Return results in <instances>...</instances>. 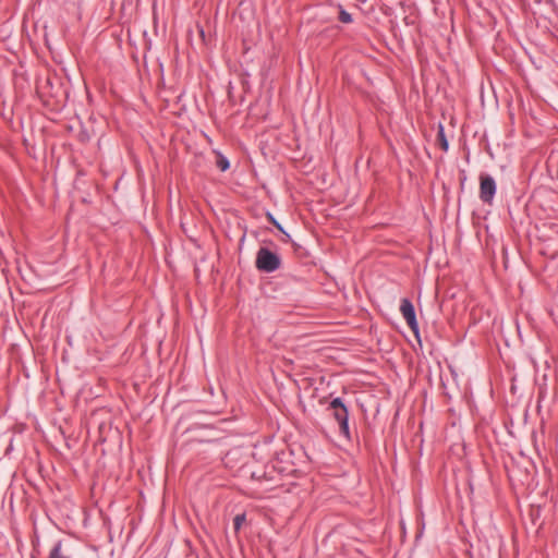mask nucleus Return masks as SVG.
Listing matches in <instances>:
<instances>
[{"label": "nucleus", "mask_w": 558, "mask_h": 558, "mask_svg": "<svg viewBox=\"0 0 558 558\" xmlns=\"http://www.w3.org/2000/svg\"><path fill=\"white\" fill-rule=\"evenodd\" d=\"M327 410L331 412L332 417L339 424L340 434L347 439H350L351 433L349 427V410L348 407L343 403L342 399L339 397L332 399Z\"/></svg>", "instance_id": "obj_1"}, {"label": "nucleus", "mask_w": 558, "mask_h": 558, "mask_svg": "<svg viewBox=\"0 0 558 558\" xmlns=\"http://www.w3.org/2000/svg\"><path fill=\"white\" fill-rule=\"evenodd\" d=\"M255 266L259 271L274 272L281 266V258L267 247H259L256 253Z\"/></svg>", "instance_id": "obj_2"}, {"label": "nucleus", "mask_w": 558, "mask_h": 558, "mask_svg": "<svg viewBox=\"0 0 558 558\" xmlns=\"http://www.w3.org/2000/svg\"><path fill=\"white\" fill-rule=\"evenodd\" d=\"M400 312L405 319L409 328L414 336L420 339L418 323L416 319L415 308L413 303L409 299H402L400 304Z\"/></svg>", "instance_id": "obj_3"}, {"label": "nucleus", "mask_w": 558, "mask_h": 558, "mask_svg": "<svg viewBox=\"0 0 558 558\" xmlns=\"http://www.w3.org/2000/svg\"><path fill=\"white\" fill-rule=\"evenodd\" d=\"M496 182L493 177L486 173L480 175V198L483 203L492 204L496 194Z\"/></svg>", "instance_id": "obj_4"}, {"label": "nucleus", "mask_w": 558, "mask_h": 558, "mask_svg": "<svg viewBox=\"0 0 558 558\" xmlns=\"http://www.w3.org/2000/svg\"><path fill=\"white\" fill-rule=\"evenodd\" d=\"M48 558H73L70 544L64 541H58L51 547Z\"/></svg>", "instance_id": "obj_5"}, {"label": "nucleus", "mask_w": 558, "mask_h": 558, "mask_svg": "<svg viewBox=\"0 0 558 558\" xmlns=\"http://www.w3.org/2000/svg\"><path fill=\"white\" fill-rule=\"evenodd\" d=\"M36 89L37 94L43 99L56 96V94L52 92V84L49 77H47L44 82H38Z\"/></svg>", "instance_id": "obj_6"}, {"label": "nucleus", "mask_w": 558, "mask_h": 558, "mask_svg": "<svg viewBox=\"0 0 558 558\" xmlns=\"http://www.w3.org/2000/svg\"><path fill=\"white\" fill-rule=\"evenodd\" d=\"M251 478L257 482L263 481H272L274 480V470H268V466L263 469L254 470L251 472Z\"/></svg>", "instance_id": "obj_7"}, {"label": "nucleus", "mask_w": 558, "mask_h": 558, "mask_svg": "<svg viewBox=\"0 0 558 558\" xmlns=\"http://www.w3.org/2000/svg\"><path fill=\"white\" fill-rule=\"evenodd\" d=\"M437 143L439 145V147L444 150V151H447L448 148H449V143H448V140L445 135V129L442 126V124H439L438 125V132H437Z\"/></svg>", "instance_id": "obj_8"}, {"label": "nucleus", "mask_w": 558, "mask_h": 558, "mask_svg": "<svg viewBox=\"0 0 558 558\" xmlns=\"http://www.w3.org/2000/svg\"><path fill=\"white\" fill-rule=\"evenodd\" d=\"M216 166L221 170V171H227L230 167V162L229 160L221 154H218L217 156V161H216Z\"/></svg>", "instance_id": "obj_9"}, {"label": "nucleus", "mask_w": 558, "mask_h": 558, "mask_svg": "<svg viewBox=\"0 0 558 558\" xmlns=\"http://www.w3.org/2000/svg\"><path fill=\"white\" fill-rule=\"evenodd\" d=\"M246 520L245 513H239L233 519V527L235 532H239Z\"/></svg>", "instance_id": "obj_10"}, {"label": "nucleus", "mask_w": 558, "mask_h": 558, "mask_svg": "<svg viewBox=\"0 0 558 558\" xmlns=\"http://www.w3.org/2000/svg\"><path fill=\"white\" fill-rule=\"evenodd\" d=\"M338 19L340 22L345 24L352 22V15L343 9H340Z\"/></svg>", "instance_id": "obj_11"}, {"label": "nucleus", "mask_w": 558, "mask_h": 558, "mask_svg": "<svg viewBox=\"0 0 558 558\" xmlns=\"http://www.w3.org/2000/svg\"><path fill=\"white\" fill-rule=\"evenodd\" d=\"M267 217H268L269 221H270V222H271V223H272V225H274V226H275L279 231H281L282 233H284V234H286V236H288V238L290 236V235H289V234L283 230L282 226H281V225H280V223L275 219V217H274L270 213H268V214H267Z\"/></svg>", "instance_id": "obj_12"}, {"label": "nucleus", "mask_w": 558, "mask_h": 558, "mask_svg": "<svg viewBox=\"0 0 558 558\" xmlns=\"http://www.w3.org/2000/svg\"><path fill=\"white\" fill-rule=\"evenodd\" d=\"M77 136L82 143H87L90 140V136L86 131H81Z\"/></svg>", "instance_id": "obj_13"}, {"label": "nucleus", "mask_w": 558, "mask_h": 558, "mask_svg": "<svg viewBox=\"0 0 558 558\" xmlns=\"http://www.w3.org/2000/svg\"><path fill=\"white\" fill-rule=\"evenodd\" d=\"M538 2H544L548 5H554L555 4V0H537Z\"/></svg>", "instance_id": "obj_14"}]
</instances>
